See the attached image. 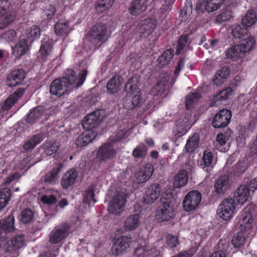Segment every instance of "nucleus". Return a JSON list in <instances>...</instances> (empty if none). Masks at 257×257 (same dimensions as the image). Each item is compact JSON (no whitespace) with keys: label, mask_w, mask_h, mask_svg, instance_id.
<instances>
[{"label":"nucleus","mask_w":257,"mask_h":257,"mask_svg":"<svg viewBox=\"0 0 257 257\" xmlns=\"http://www.w3.org/2000/svg\"><path fill=\"white\" fill-rule=\"evenodd\" d=\"M256 22V13L253 10H249L242 18L241 24L245 27H250L254 25Z\"/></svg>","instance_id":"nucleus-33"},{"label":"nucleus","mask_w":257,"mask_h":257,"mask_svg":"<svg viewBox=\"0 0 257 257\" xmlns=\"http://www.w3.org/2000/svg\"><path fill=\"white\" fill-rule=\"evenodd\" d=\"M229 188L228 177L226 175L220 177L215 182L214 188L216 193L224 194Z\"/></svg>","instance_id":"nucleus-27"},{"label":"nucleus","mask_w":257,"mask_h":257,"mask_svg":"<svg viewBox=\"0 0 257 257\" xmlns=\"http://www.w3.org/2000/svg\"><path fill=\"white\" fill-rule=\"evenodd\" d=\"M169 79L170 76L168 74H164L153 87L152 92L157 95L164 92Z\"/></svg>","instance_id":"nucleus-30"},{"label":"nucleus","mask_w":257,"mask_h":257,"mask_svg":"<svg viewBox=\"0 0 257 257\" xmlns=\"http://www.w3.org/2000/svg\"><path fill=\"white\" fill-rule=\"evenodd\" d=\"M140 217L138 214L131 215L125 220L124 227L130 230L136 229L139 225Z\"/></svg>","instance_id":"nucleus-37"},{"label":"nucleus","mask_w":257,"mask_h":257,"mask_svg":"<svg viewBox=\"0 0 257 257\" xmlns=\"http://www.w3.org/2000/svg\"><path fill=\"white\" fill-rule=\"evenodd\" d=\"M188 180V173L184 170L179 171L174 176L173 186L175 188H181L184 186Z\"/></svg>","instance_id":"nucleus-26"},{"label":"nucleus","mask_w":257,"mask_h":257,"mask_svg":"<svg viewBox=\"0 0 257 257\" xmlns=\"http://www.w3.org/2000/svg\"><path fill=\"white\" fill-rule=\"evenodd\" d=\"M121 85L120 79L119 76H114L108 81L107 84V91L111 93L117 92Z\"/></svg>","instance_id":"nucleus-35"},{"label":"nucleus","mask_w":257,"mask_h":257,"mask_svg":"<svg viewBox=\"0 0 257 257\" xmlns=\"http://www.w3.org/2000/svg\"><path fill=\"white\" fill-rule=\"evenodd\" d=\"M26 75V72L22 69L14 70L8 75V85L13 87L21 84L25 79Z\"/></svg>","instance_id":"nucleus-15"},{"label":"nucleus","mask_w":257,"mask_h":257,"mask_svg":"<svg viewBox=\"0 0 257 257\" xmlns=\"http://www.w3.org/2000/svg\"><path fill=\"white\" fill-rule=\"evenodd\" d=\"M199 141V135L194 133L187 141L185 145L186 152L192 153L198 147Z\"/></svg>","instance_id":"nucleus-34"},{"label":"nucleus","mask_w":257,"mask_h":257,"mask_svg":"<svg viewBox=\"0 0 257 257\" xmlns=\"http://www.w3.org/2000/svg\"><path fill=\"white\" fill-rule=\"evenodd\" d=\"M96 136V133L93 131L86 130L78 137L76 145L79 147L85 146L95 139Z\"/></svg>","instance_id":"nucleus-21"},{"label":"nucleus","mask_w":257,"mask_h":257,"mask_svg":"<svg viewBox=\"0 0 257 257\" xmlns=\"http://www.w3.org/2000/svg\"><path fill=\"white\" fill-rule=\"evenodd\" d=\"M14 217L12 215L0 220V248L4 245L6 241V233L14 230Z\"/></svg>","instance_id":"nucleus-12"},{"label":"nucleus","mask_w":257,"mask_h":257,"mask_svg":"<svg viewBox=\"0 0 257 257\" xmlns=\"http://www.w3.org/2000/svg\"><path fill=\"white\" fill-rule=\"evenodd\" d=\"M88 37L94 46H100L107 39L106 26L102 24L95 25L88 34Z\"/></svg>","instance_id":"nucleus-2"},{"label":"nucleus","mask_w":257,"mask_h":257,"mask_svg":"<svg viewBox=\"0 0 257 257\" xmlns=\"http://www.w3.org/2000/svg\"><path fill=\"white\" fill-rule=\"evenodd\" d=\"M44 135L42 134H38L32 136L25 143L23 149L26 151L33 149L44 140Z\"/></svg>","instance_id":"nucleus-28"},{"label":"nucleus","mask_w":257,"mask_h":257,"mask_svg":"<svg viewBox=\"0 0 257 257\" xmlns=\"http://www.w3.org/2000/svg\"><path fill=\"white\" fill-rule=\"evenodd\" d=\"M154 172V167L150 163H148L140 168L135 175V181L143 183L149 180Z\"/></svg>","instance_id":"nucleus-13"},{"label":"nucleus","mask_w":257,"mask_h":257,"mask_svg":"<svg viewBox=\"0 0 257 257\" xmlns=\"http://www.w3.org/2000/svg\"><path fill=\"white\" fill-rule=\"evenodd\" d=\"M174 55V51L172 49H168L164 51L161 56L157 59V62L160 67H163L169 64Z\"/></svg>","instance_id":"nucleus-39"},{"label":"nucleus","mask_w":257,"mask_h":257,"mask_svg":"<svg viewBox=\"0 0 257 257\" xmlns=\"http://www.w3.org/2000/svg\"><path fill=\"white\" fill-rule=\"evenodd\" d=\"M226 57L236 61L238 59L243 58L245 56V51L239 45L231 46L225 52Z\"/></svg>","instance_id":"nucleus-22"},{"label":"nucleus","mask_w":257,"mask_h":257,"mask_svg":"<svg viewBox=\"0 0 257 257\" xmlns=\"http://www.w3.org/2000/svg\"><path fill=\"white\" fill-rule=\"evenodd\" d=\"M62 168L61 164H57L52 171L45 176V181L49 183H53L58 178V175Z\"/></svg>","instance_id":"nucleus-43"},{"label":"nucleus","mask_w":257,"mask_h":257,"mask_svg":"<svg viewBox=\"0 0 257 257\" xmlns=\"http://www.w3.org/2000/svg\"><path fill=\"white\" fill-rule=\"evenodd\" d=\"M141 94L132 95V98H126L123 102V106L127 109H133L137 107L140 102Z\"/></svg>","instance_id":"nucleus-44"},{"label":"nucleus","mask_w":257,"mask_h":257,"mask_svg":"<svg viewBox=\"0 0 257 257\" xmlns=\"http://www.w3.org/2000/svg\"><path fill=\"white\" fill-rule=\"evenodd\" d=\"M52 49L53 46L51 42H43L39 50V53L42 57H46L51 53Z\"/></svg>","instance_id":"nucleus-53"},{"label":"nucleus","mask_w":257,"mask_h":257,"mask_svg":"<svg viewBox=\"0 0 257 257\" xmlns=\"http://www.w3.org/2000/svg\"><path fill=\"white\" fill-rule=\"evenodd\" d=\"M69 23L65 20L59 21L55 26V32L60 36L66 35L70 31Z\"/></svg>","instance_id":"nucleus-31"},{"label":"nucleus","mask_w":257,"mask_h":257,"mask_svg":"<svg viewBox=\"0 0 257 257\" xmlns=\"http://www.w3.org/2000/svg\"><path fill=\"white\" fill-rule=\"evenodd\" d=\"M25 92V89L20 88L10 95L2 105L1 108L4 111H8L21 98Z\"/></svg>","instance_id":"nucleus-17"},{"label":"nucleus","mask_w":257,"mask_h":257,"mask_svg":"<svg viewBox=\"0 0 257 257\" xmlns=\"http://www.w3.org/2000/svg\"><path fill=\"white\" fill-rule=\"evenodd\" d=\"M243 230H241L236 233L231 240L232 245L235 248H240L243 246L245 241V237Z\"/></svg>","instance_id":"nucleus-48"},{"label":"nucleus","mask_w":257,"mask_h":257,"mask_svg":"<svg viewBox=\"0 0 257 257\" xmlns=\"http://www.w3.org/2000/svg\"><path fill=\"white\" fill-rule=\"evenodd\" d=\"M251 206H247L241 212L239 219L240 228L241 230L245 231L252 227L253 218L250 211Z\"/></svg>","instance_id":"nucleus-14"},{"label":"nucleus","mask_w":257,"mask_h":257,"mask_svg":"<svg viewBox=\"0 0 257 257\" xmlns=\"http://www.w3.org/2000/svg\"><path fill=\"white\" fill-rule=\"evenodd\" d=\"M43 147L45 154L48 156L52 155L59 149L58 145L55 142L52 141L45 143Z\"/></svg>","instance_id":"nucleus-50"},{"label":"nucleus","mask_w":257,"mask_h":257,"mask_svg":"<svg viewBox=\"0 0 257 257\" xmlns=\"http://www.w3.org/2000/svg\"><path fill=\"white\" fill-rule=\"evenodd\" d=\"M215 164L212 153L208 151H205L203 153L200 167L206 172L209 174L213 168Z\"/></svg>","instance_id":"nucleus-19"},{"label":"nucleus","mask_w":257,"mask_h":257,"mask_svg":"<svg viewBox=\"0 0 257 257\" xmlns=\"http://www.w3.org/2000/svg\"><path fill=\"white\" fill-rule=\"evenodd\" d=\"M132 243V238L128 236H122L113 239L111 247L112 253L119 255L126 251Z\"/></svg>","instance_id":"nucleus-8"},{"label":"nucleus","mask_w":257,"mask_h":257,"mask_svg":"<svg viewBox=\"0 0 257 257\" xmlns=\"http://www.w3.org/2000/svg\"><path fill=\"white\" fill-rule=\"evenodd\" d=\"M189 43V39L187 35L184 34L180 36L177 43L176 53L178 54H180L184 48L186 47Z\"/></svg>","instance_id":"nucleus-56"},{"label":"nucleus","mask_w":257,"mask_h":257,"mask_svg":"<svg viewBox=\"0 0 257 257\" xmlns=\"http://www.w3.org/2000/svg\"><path fill=\"white\" fill-rule=\"evenodd\" d=\"M12 13L11 3L8 0L0 1V14Z\"/></svg>","instance_id":"nucleus-62"},{"label":"nucleus","mask_w":257,"mask_h":257,"mask_svg":"<svg viewBox=\"0 0 257 257\" xmlns=\"http://www.w3.org/2000/svg\"><path fill=\"white\" fill-rule=\"evenodd\" d=\"M248 167L247 163L243 160L236 163L233 167V171L235 174L240 176L243 174Z\"/></svg>","instance_id":"nucleus-54"},{"label":"nucleus","mask_w":257,"mask_h":257,"mask_svg":"<svg viewBox=\"0 0 257 257\" xmlns=\"http://www.w3.org/2000/svg\"><path fill=\"white\" fill-rule=\"evenodd\" d=\"M231 117V111L227 109H222L215 114L212 124L216 128L225 127L229 124Z\"/></svg>","instance_id":"nucleus-11"},{"label":"nucleus","mask_w":257,"mask_h":257,"mask_svg":"<svg viewBox=\"0 0 257 257\" xmlns=\"http://www.w3.org/2000/svg\"><path fill=\"white\" fill-rule=\"evenodd\" d=\"M161 186L158 183L151 185L147 189L144 198V202L148 204L154 203L160 196Z\"/></svg>","instance_id":"nucleus-16"},{"label":"nucleus","mask_w":257,"mask_h":257,"mask_svg":"<svg viewBox=\"0 0 257 257\" xmlns=\"http://www.w3.org/2000/svg\"><path fill=\"white\" fill-rule=\"evenodd\" d=\"M235 202L232 198L224 199L219 205L217 213L218 216L225 220H230L235 210Z\"/></svg>","instance_id":"nucleus-3"},{"label":"nucleus","mask_w":257,"mask_h":257,"mask_svg":"<svg viewBox=\"0 0 257 257\" xmlns=\"http://www.w3.org/2000/svg\"><path fill=\"white\" fill-rule=\"evenodd\" d=\"M11 196V190L4 188L0 191V210L6 207Z\"/></svg>","instance_id":"nucleus-45"},{"label":"nucleus","mask_w":257,"mask_h":257,"mask_svg":"<svg viewBox=\"0 0 257 257\" xmlns=\"http://www.w3.org/2000/svg\"><path fill=\"white\" fill-rule=\"evenodd\" d=\"M16 38V32L12 30L6 31L2 36V38L8 42L15 41Z\"/></svg>","instance_id":"nucleus-63"},{"label":"nucleus","mask_w":257,"mask_h":257,"mask_svg":"<svg viewBox=\"0 0 257 257\" xmlns=\"http://www.w3.org/2000/svg\"><path fill=\"white\" fill-rule=\"evenodd\" d=\"M15 20V16L12 13H5L0 14V30L6 28Z\"/></svg>","instance_id":"nucleus-42"},{"label":"nucleus","mask_w":257,"mask_h":257,"mask_svg":"<svg viewBox=\"0 0 257 257\" xmlns=\"http://www.w3.org/2000/svg\"><path fill=\"white\" fill-rule=\"evenodd\" d=\"M41 34L40 28L36 25L32 26L27 30L26 36L28 39L33 42L38 38Z\"/></svg>","instance_id":"nucleus-49"},{"label":"nucleus","mask_w":257,"mask_h":257,"mask_svg":"<svg viewBox=\"0 0 257 257\" xmlns=\"http://www.w3.org/2000/svg\"><path fill=\"white\" fill-rule=\"evenodd\" d=\"M88 72L84 69L80 72L78 78L75 72L71 69H68L64 76L53 80L50 85V93L58 97H60L69 92L70 86L78 87L82 85L85 80Z\"/></svg>","instance_id":"nucleus-1"},{"label":"nucleus","mask_w":257,"mask_h":257,"mask_svg":"<svg viewBox=\"0 0 257 257\" xmlns=\"http://www.w3.org/2000/svg\"><path fill=\"white\" fill-rule=\"evenodd\" d=\"M200 96L198 93H193L188 94L186 97V106L187 109H190L191 105L197 101Z\"/></svg>","instance_id":"nucleus-60"},{"label":"nucleus","mask_w":257,"mask_h":257,"mask_svg":"<svg viewBox=\"0 0 257 257\" xmlns=\"http://www.w3.org/2000/svg\"><path fill=\"white\" fill-rule=\"evenodd\" d=\"M126 198L127 195L124 192L116 193L109 204L108 207L109 212L113 214L120 213L125 205Z\"/></svg>","instance_id":"nucleus-5"},{"label":"nucleus","mask_w":257,"mask_h":257,"mask_svg":"<svg viewBox=\"0 0 257 257\" xmlns=\"http://www.w3.org/2000/svg\"><path fill=\"white\" fill-rule=\"evenodd\" d=\"M229 242L225 239H221L217 244L219 249L218 251H221L225 254V252H228Z\"/></svg>","instance_id":"nucleus-64"},{"label":"nucleus","mask_w":257,"mask_h":257,"mask_svg":"<svg viewBox=\"0 0 257 257\" xmlns=\"http://www.w3.org/2000/svg\"><path fill=\"white\" fill-rule=\"evenodd\" d=\"M202 199L201 194L197 191L188 192L185 197L183 204L186 211L194 210L199 205Z\"/></svg>","instance_id":"nucleus-7"},{"label":"nucleus","mask_w":257,"mask_h":257,"mask_svg":"<svg viewBox=\"0 0 257 257\" xmlns=\"http://www.w3.org/2000/svg\"><path fill=\"white\" fill-rule=\"evenodd\" d=\"M232 89L230 87H228L220 91L213 98V100L214 102L226 100L232 94Z\"/></svg>","instance_id":"nucleus-47"},{"label":"nucleus","mask_w":257,"mask_h":257,"mask_svg":"<svg viewBox=\"0 0 257 257\" xmlns=\"http://www.w3.org/2000/svg\"><path fill=\"white\" fill-rule=\"evenodd\" d=\"M34 213L30 209H25L21 213V221L24 223L30 222L33 219Z\"/></svg>","instance_id":"nucleus-58"},{"label":"nucleus","mask_w":257,"mask_h":257,"mask_svg":"<svg viewBox=\"0 0 257 257\" xmlns=\"http://www.w3.org/2000/svg\"><path fill=\"white\" fill-rule=\"evenodd\" d=\"M146 0H135L129 7L130 13L134 16L140 15L146 10Z\"/></svg>","instance_id":"nucleus-24"},{"label":"nucleus","mask_w":257,"mask_h":257,"mask_svg":"<svg viewBox=\"0 0 257 257\" xmlns=\"http://www.w3.org/2000/svg\"><path fill=\"white\" fill-rule=\"evenodd\" d=\"M40 159L39 158L35 159L32 156H27L24 158L21 161V165L22 167H27L29 168L32 166L35 165L37 162H39Z\"/></svg>","instance_id":"nucleus-59"},{"label":"nucleus","mask_w":257,"mask_h":257,"mask_svg":"<svg viewBox=\"0 0 257 257\" xmlns=\"http://www.w3.org/2000/svg\"><path fill=\"white\" fill-rule=\"evenodd\" d=\"M139 82V79L138 77L134 76L131 78L125 85V91L133 95L141 94L140 89L138 88Z\"/></svg>","instance_id":"nucleus-25"},{"label":"nucleus","mask_w":257,"mask_h":257,"mask_svg":"<svg viewBox=\"0 0 257 257\" xmlns=\"http://www.w3.org/2000/svg\"><path fill=\"white\" fill-rule=\"evenodd\" d=\"M255 39L253 37H249L243 40L239 46L241 47L245 51V54L250 51L255 44Z\"/></svg>","instance_id":"nucleus-52"},{"label":"nucleus","mask_w":257,"mask_h":257,"mask_svg":"<svg viewBox=\"0 0 257 257\" xmlns=\"http://www.w3.org/2000/svg\"><path fill=\"white\" fill-rule=\"evenodd\" d=\"M116 154L117 151L114 146L110 143H106L99 147L97 156L99 161L106 162L115 158Z\"/></svg>","instance_id":"nucleus-10"},{"label":"nucleus","mask_w":257,"mask_h":257,"mask_svg":"<svg viewBox=\"0 0 257 257\" xmlns=\"http://www.w3.org/2000/svg\"><path fill=\"white\" fill-rule=\"evenodd\" d=\"M114 0H97L95 3V9L98 13H102L110 9Z\"/></svg>","instance_id":"nucleus-32"},{"label":"nucleus","mask_w":257,"mask_h":257,"mask_svg":"<svg viewBox=\"0 0 257 257\" xmlns=\"http://www.w3.org/2000/svg\"><path fill=\"white\" fill-rule=\"evenodd\" d=\"M70 226L68 223L60 224L56 226L49 235V241L53 244H57L66 238L69 234Z\"/></svg>","instance_id":"nucleus-6"},{"label":"nucleus","mask_w":257,"mask_h":257,"mask_svg":"<svg viewBox=\"0 0 257 257\" xmlns=\"http://www.w3.org/2000/svg\"><path fill=\"white\" fill-rule=\"evenodd\" d=\"M232 17V13L230 10H223L216 17L215 21L218 23L230 20Z\"/></svg>","instance_id":"nucleus-51"},{"label":"nucleus","mask_w":257,"mask_h":257,"mask_svg":"<svg viewBox=\"0 0 257 257\" xmlns=\"http://www.w3.org/2000/svg\"><path fill=\"white\" fill-rule=\"evenodd\" d=\"M29 45L25 39L20 40L16 44L14 49V53L17 56L24 55L29 50Z\"/></svg>","instance_id":"nucleus-38"},{"label":"nucleus","mask_w":257,"mask_h":257,"mask_svg":"<svg viewBox=\"0 0 257 257\" xmlns=\"http://www.w3.org/2000/svg\"><path fill=\"white\" fill-rule=\"evenodd\" d=\"M45 113V108L38 106L31 109L26 118L28 123L33 124L39 120Z\"/></svg>","instance_id":"nucleus-20"},{"label":"nucleus","mask_w":257,"mask_h":257,"mask_svg":"<svg viewBox=\"0 0 257 257\" xmlns=\"http://www.w3.org/2000/svg\"><path fill=\"white\" fill-rule=\"evenodd\" d=\"M77 175L75 170L67 172L61 179V185L64 188H67L75 182Z\"/></svg>","instance_id":"nucleus-29"},{"label":"nucleus","mask_w":257,"mask_h":257,"mask_svg":"<svg viewBox=\"0 0 257 257\" xmlns=\"http://www.w3.org/2000/svg\"><path fill=\"white\" fill-rule=\"evenodd\" d=\"M11 241L14 243V246L16 249H19L23 246L24 244V236L23 235H16L11 239Z\"/></svg>","instance_id":"nucleus-61"},{"label":"nucleus","mask_w":257,"mask_h":257,"mask_svg":"<svg viewBox=\"0 0 257 257\" xmlns=\"http://www.w3.org/2000/svg\"><path fill=\"white\" fill-rule=\"evenodd\" d=\"M104 113L102 110H96L84 117L82 126L87 131L97 126L103 118Z\"/></svg>","instance_id":"nucleus-9"},{"label":"nucleus","mask_w":257,"mask_h":257,"mask_svg":"<svg viewBox=\"0 0 257 257\" xmlns=\"http://www.w3.org/2000/svg\"><path fill=\"white\" fill-rule=\"evenodd\" d=\"M247 33L246 29L242 28L240 25L234 26L232 29L231 34L232 36L235 38L241 39L243 38L244 35Z\"/></svg>","instance_id":"nucleus-55"},{"label":"nucleus","mask_w":257,"mask_h":257,"mask_svg":"<svg viewBox=\"0 0 257 257\" xmlns=\"http://www.w3.org/2000/svg\"><path fill=\"white\" fill-rule=\"evenodd\" d=\"M147 151L148 149L146 145L141 143L133 150L132 155L136 159H143L146 157Z\"/></svg>","instance_id":"nucleus-46"},{"label":"nucleus","mask_w":257,"mask_h":257,"mask_svg":"<svg viewBox=\"0 0 257 257\" xmlns=\"http://www.w3.org/2000/svg\"><path fill=\"white\" fill-rule=\"evenodd\" d=\"M96 191V186L94 185H90L85 191L83 201L89 204L95 203L96 200L94 196V192Z\"/></svg>","instance_id":"nucleus-41"},{"label":"nucleus","mask_w":257,"mask_h":257,"mask_svg":"<svg viewBox=\"0 0 257 257\" xmlns=\"http://www.w3.org/2000/svg\"><path fill=\"white\" fill-rule=\"evenodd\" d=\"M155 27V21L150 19L146 20L141 24V33L149 35L152 33Z\"/></svg>","instance_id":"nucleus-40"},{"label":"nucleus","mask_w":257,"mask_h":257,"mask_svg":"<svg viewBox=\"0 0 257 257\" xmlns=\"http://www.w3.org/2000/svg\"><path fill=\"white\" fill-rule=\"evenodd\" d=\"M225 0H204L203 6L208 12H211L218 9L224 3Z\"/></svg>","instance_id":"nucleus-36"},{"label":"nucleus","mask_w":257,"mask_h":257,"mask_svg":"<svg viewBox=\"0 0 257 257\" xmlns=\"http://www.w3.org/2000/svg\"><path fill=\"white\" fill-rule=\"evenodd\" d=\"M161 202L156 215V218L160 221H169L175 215L173 205L168 199H162Z\"/></svg>","instance_id":"nucleus-4"},{"label":"nucleus","mask_w":257,"mask_h":257,"mask_svg":"<svg viewBox=\"0 0 257 257\" xmlns=\"http://www.w3.org/2000/svg\"><path fill=\"white\" fill-rule=\"evenodd\" d=\"M234 197L238 203L243 204L250 198L249 188L245 185H240L234 192Z\"/></svg>","instance_id":"nucleus-18"},{"label":"nucleus","mask_w":257,"mask_h":257,"mask_svg":"<svg viewBox=\"0 0 257 257\" xmlns=\"http://www.w3.org/2000/svg\"><path fill=\"white\" fill-rule=\"evenodd\" d=\"M230 74L228 67H223L218 70L213 77L212 81L216 86L223 84Z\"/></svg>","instance_id":"nucleus-23"},{"label":"nucleus","mask_w":257,"mask_h":257,"mask_svg":"<svg viewBox=\"0 0 257 257\" xmlns=\"http://www.w3.org/2000/svg\"><path fill=\"white\" fill-rule=\"evenodd\" d=\"M232 132L230 130H227L224 134H218L216 137V141L221 145H224L226 142L231 137Z\"/></svg>","instance_id":"nucleus-57"}]
</instances>
